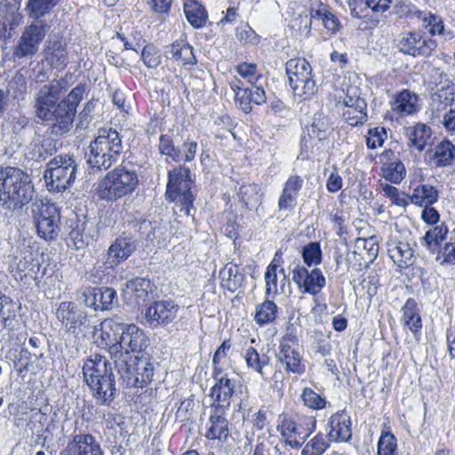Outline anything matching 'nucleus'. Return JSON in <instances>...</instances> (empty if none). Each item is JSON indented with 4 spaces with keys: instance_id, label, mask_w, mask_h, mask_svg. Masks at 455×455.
Instances as JSON below:
<instances>
[{
    "instance_id": "f257e3e1",
    "label": "nucleus",
    "mask_w": 455,
    "mask_h": 455,
    "mask_svg": "<svg viewBox=\"0 0 455 455\" xmlns=\"http://www.w3.org/2000/svg\"><path fill=\"white\" fill-rule=\"evenodd\" d=\"M71 77V74H67L59 80L43 85L35 96L36 116L50 125L51 133L57 137L63 136L72 128L76 108L85 92V85L80 84L59 101L61 93L70 86Z\"/></svg>"
},
{
    "instance_id": "dca6fc26",
    "label": "nucleus",
    "mask_w": 455,
    "mask_h": 455,
    "mask_svg": "<svg viewBox=\"0 0 455 455\" xmlns=\"http://www.w3.org/2000/svg\"><path fill=\"white\" fill-rule=\"evenodd\" d=\"M83 302L95 311H107L117 305L116 291L111 287H88L82 293Z\"/></svg>"
},
{
    "instance_id": "0eeeda50",
    "label": "nucleus",
    "mask_w": 455,
    "mask_h": 455,
    "mask_svg": "<svg viewBox=\"0 0 455 455\" xmlns=\"http://www.w3.org/2000/svg\"><path fill=\"white\" fill-rule=\"evenodd\" d=\"M194 184L191 171L184 164L168 171V182L165 197L175 203V212H180L186 216H192L196 211L194 207L195 196L191 189Z\"/></svg>"
},
{
    "instance_id": "9d476101",
    "label": "nucleus",
    "mask_w": 455,
    "mask_h": 455,
    "mask_svg": "<svg viewBox=\"0 0 455 455\" xmlns=\"http://www.w3.org/2000/svg\"><path fill=\"white\" fill-rule=\"evenodd\" d=\"M49 29L50 25L45 20L32 21L25 26L17 43L12 46V60L20 62L34 58Z\"/></svg>"
},
{
    "instance_id": "e2e57ef3",
    "label": "nucleus",
    "mask_w": 455,
    "mask_h": 455,
    "mask_svg": "<svg viewBox=\"0 0 455 455\" xmlns=\"http://www.w3.org/2000/svg\"><path fill=\"white\" fill-rule=\"evenodd\" d=\"M132 226L135 230L146 239H153L155 236V228L150 220L141 219L140 220L132 221Z\"/></svg>"
},
{
    "instance_id": "4468645a",
    "label": "nucleus",
    "mask_w": 455,
    "mask_h": 455,
    "mask_svg": "<svg viewBox=\"0 0 455 455\" xmlns=\"http://www.w3.org/2000/svg\"><path fill=\"white\" fill-rule=\"evenodd\" d=\"M292 280L301 293L318 294L326 284L322 271L315 267L309 271L306 267L298 264L291 271Z\"/></svg>"
},
{
    "instance_id": "2f4dec72",
    "label": "nucleus",
    "mask_w": 455,
    "mask_h": 455,
    "mask_svg": "<svg viewBox=\"0 0 455 455\" xmlns=\"http://www.w3.org/2000/svg\"><path fill=\"white\" fill-rule=\"evenodd\" d=\"M402 321L405 326L413 333L414 337L419 339L422 328L421 318L417 308V302L413 299H408L403 305Z\"/></svg>"
},
{
    "instance_id": "de8ad7c7",
    "label": "nucleus",
    "mask_w": 455,
    "mask_h": 455,
    "mask_svg": "<svg viewBox=\"0 0 455 455\" xmlns=\"http://www.w3.org/2000/svg\"><path fill=\"white\" fill-rule=\"evenodd\" d=\"M278 308L272 300L266 299L263 303L256 307L255 322L260 325H266L273 323L277 317Z\"/></svg>"
},
{
    "instance_id": "aec40b11",
    "label": "nucleus",
    "mask_w": 455,
    "mask_h": 455,
    "mask_svg": "<svg viewBox=\"0 0 455 455\" xmlns=\"http://www.w3.org/2000/svg\"><path fill=\"white\" fill-rule=\"evenodd\" d=\"M277 428L286 438L299 437L306 440L315 429V419L313 417L306 418L303 425H299L293 419L283 416Z\"/></svg>"
},
{
    "instance_id": "f8f14e48",
    "label": "nucleus",
    "mask_w": 455,
    "mask_h": 455,
    "mask_svg": "<svg viewBox=\"0 0 455 455\" xmlns=\"http://www.w3.org/2000/svg\"><path fill=\"white\" fill-rule=\"evenodd\" d=\"M396 42L400 52L414 58L430 56L437 46L435 40L421 31L403 32L399 35Z\"/></svg>"
},
{
    "instance_id": "ddd939ff",
    "label": "nucleus",
    "mask_w": 455,
    "mask_h": 455,
    "mask_svg": "<svg viewBox=\"0 0 455 455\" xmlns=\"http://www.w3.org/2000/svg\"><path fill=\"white\" fill-rule=\"evenodd\" d=\"M58 321L66 332L77 336L88 323L87 314L73 301L60 302L55 311Z\"/></svg>"
},
{
    "instance_id": "79ce46f5",
    "label": "nucleus",
    "mask_w": 455,
    "mask_h": 455,
    "mask_svg": "<svg viewBox=\"0 0 455 455\" xmlns=\"http://www.w3.org/2000/svg\"><path fill=\"white\" fill-rule=\"evenodd\" d=\"M237 195L243 206L249 210L256 209L261 204L260 188L254 183L240 186Z\"/></svg>"
},
{
    "instance_id": "774afa93",
    "label": "nucleus",
    "mask_w": 455,
    "mask_h": 455,
    "mask_svg": "<svg viewBox=\"0 0 455 455\" xmlns=\"http://www.w3.org/2000/svg\"><path fill=\"white\" fill-rule=\"evenodd\" d=\"M297 196L284 191L283 189L282 194L278 200V208L280 211L291 212L296 204Z\"/></svg>"
},
{
    "instance_id": "bf43d9fd",
    "label": "nucleus",
    "mask_w": 455,
    "mask_h": 455,
    "mask_svg": "<svg viewBox=\"0 0 455 455\" xmlns=\"http://www.w3.org/2000/svg\"><path fill=\"white\" fill-rule=\"evenodd\" d=\"M141 60L148 68H156L161 64L159 52L152 44H148L143 48Z\"/></svg>"
},
{
    "instance_id": "9b49d317",
    "label": "nucleus",
    "mask_w": 455,
    "mask_h": 455,
    "mask_svg": "<svg viewBox=\"0 0 455 455\" xmlns=\"http://www.w3.org/2000/svg\"><path fill=\"white\" fill-rule=\"evenodd\" d=\"M290 87L295 95L307 99L316 92L312 68L305 59H291L285 65Z\"/></svg>"
},
{
    "instance_id": "0e129e2a",
    "label": "nucleus",
    "mask_w": 455,
    "mask_h": 455,
    "mask_svg": "<svg viewBox=\"0 0 455 455\" xmlns=\"http://www.w3.org/2000/svg\"><path fill=\"white\" fill-rule=\"evenodd\" d=\"M0 299H1V302H0V319L2 318H4V317H10V316H14L16 314V305L15 303L12 301V299L4 295L1 291H0Z\"/></svg>"
},
{
    "instance_id": "09e8293b",
    "label": "nucleus",
    "mask_w": 455,
    "mask_h": 455,
    "mask_svg": "<svg viewBox=\"0 0 455 455\" xmlns=\"http://www.w3.org/2000/svg\"><path fill=\"white\" fill-rule=\"evenodd\" d=\"M158 149L160 154L169 157L173 162H181L183 159L182 151L175 146L174 140L170 134H162L160 136Z\"/></svg>"
},
{
    "instance_id": "b1692460",
    "label": "nucleus",
    "mask_w": 455,
    "mask_h": 455,
    "mask_svg": "<svg viewBox=\"0 0 455 455\" xmlns=\"http://www.w3.org/2000/svg\"><path fill=\"white\" fill-rule=\"evenodd\" d=\"M224 410L220 407L215 406L212 408V412L210 416V427L205 434V437L209 440L219 439L220 441L227 440L228 431V421L224 416Z\"/></svg>"
},
{
    "instance_id": "c756f323",
    "label": "nucleus",
    "mask_w": 455,
    "mask_h": 455,
    "mask_svg": "<svg viewBox=\"0 0 455 455\" xmlns=\"http://www.w3.org/2000/svg\"><path fill=\"white\" fill-rule=\"evenodd\" d=\"M307 130L308 139L306 135H303L301 138V143L306 148H307L308 140H316L317 141H323L328 139L331 132L330 121L321 114L315 115L312 124Z\"/></svg>"
},
{
    "instance_id": "8fccbe9b",
    "label": "nucleus",
    "mask_w": 455,
    "mask_h": 455,
    "mask_svg": "<svg viewBox=\"0 0 455 455\" xmlns=\"http://www.w3.org/2000/svg\"><path fill=\"white\" fill-rule=\"evenodd\" d=\"M42 356L43 353L30 352L28 348L22 347L18 358L13 362V367L20 375L24 376L29 371L32 357L39 359Z\"/></svg>"
},
{
    "instance_id": "a211bd4d",
    "label": "nucleus",
    "mask_w": 455,
    "mask_h": 455,
    "mask_svg": "<svg viewBox=\"0 0 455 455\" xmlns=\"http://www.w3.org/2000/svg\"><path fill=\"white\" fill-rule=\"evenodd\" d=\"M178 310L172 300H159L147 308L145 317L152 325H167L176 318Z\"/></svg>"
},
{
    "instance_id": "69168bd1",
    "label": "nucleus",
    "mask_w": 455,
    "mask_h": 455,
    "mask_svg": "<svg viewBox=\"0 0 455 455\" xmlns=\"http://www.w3.org/2000/svg\"><path fill=\"white\" fill-rule=\"evenodd\" d=\"M455 86L451 84V82L443 84L441 89L435 92V96L440 102H443L445 106L451 104L454 100Z\"/></svg>"
},
{
    "instance_id": "6ab92c4d",
    "label": "nucleus",
    "mask_w": 455,
    "mask_h": 455,
    "mask_svg": "<svg viewBox=\"0 0 455 455\" xmlns=\"http://www.w3.org/2000/svg\"><path fill=\"white\" fill-rule=\"evenodd\" d=\"M47 59L54 68H65L68 63L67 42L59 34L52 33L46 42Z\"/></svg>"
},
{
    "instance_id": "1a4fd4ad",
    "label": "nucleus",
    "mask_w": 455,
    "mask_h": 455,
    "mask_svg": "<svg viewBox=\"0 0 455 455\" xmlns=\"http://www.w3.org/2000/svg\"><path fill=\"white\" fill-rule=\"evenodd\" d=\"M31 213L37 235L47 242L57 240L60 234V208L47 198H36Z\"/></svg>"
},
{
    "instance_id": "4be33fe9",
    "label": "nucleus",
    "mask_w": 455,
    "mask_h": 455,
    "mask_svg": "<svg viewBox=\"0 0 455 455\" xmlns=\"http://www.w3.org/2000/svg\"><path fill=\"white\" fill-rule=\"evenodd\" d=\"M329 425L331 427L328 433L330 441L333 442H347L352 435L350 417L344 412L336 413L330 419Z\"/></svg>"
},
{
    "instance_id": "f03ea898",
    "label": "nucleus",
    "mask_w": 455,
    "mask_h": 455,
    "mask_svg": "<svg viewBox=\"0 0 455 455\" xmlns=\"http://www.w3.org/2000/svg\"><path fill=\"white\" fill-rule=\"evenodd\" d=\"M83 374L97 402L101 405H110L117 395V389L113 369L108 359L94 355L84 363Z\"/></svg>"
},
{
    "instance_id": "052dcab7",
    "label": "nucleus",
    "mask_w": 455,
    "mask_h": 455,
    "mask_svg": "<svg viewBox=\"0 0 455 455\" xmlns=\"http://www.w3.org/2000/svg\"><path fill=\"white\" fill-rule=\"evenodd\" d=\"M236 70L241 76L248 79L251 85L257 84L261 78L260 76H256L257 66L252 63L243 62L236 67Z\"/></svg>"
},
{
    "instance_id": "bb28decb",
    "label": "nucleus",
    "mask_w": 455,
    "mask_h": 455,
    "mask_svg": "<svg viewBox=\"0 0 455 455\" xmlns=\"http://www.w3.org/2000/svg\"><path fill=\"white\" fill-rule=\"evenodd\" d=\"M277 356L278 360L285 365L287 371L294 373L301 371V356L295 345L291 344L289 340L283 339L281 341Z\"/></svg>"
},
{
    "instance_id": "a19ab883",
    "label": "nucleus",
    "mask_w": 455,
    "mask_h": 455,
    "mask_svg": "<svg viewBox=\"0 0 455 455\" xmlns=\"http://www.w3.org/2000/svg\"><path fill=\"white\" fill-rule=\"evenodd\" d=\"M382 176L392 183H400L406 175L404 164L397 157L389 158L381 167Z\"/></svg>"
},
{
    "instance_id": "cd10ccee",
    "label": "nucleus",
    "mask_w": 455,
    "mask_h": 455,
    "mask_svg": "<svg viewBox=\"0 0 455 455\" xmlns=\"http://www.w3.org/2000/svg\"><path fill=\"white\" fill-rule=\"evenodd\" d=\"M114 361L115 367L120 375V381L124 387L131 388V387H140V381L138 380V375H136V371H133V362L132 358L128 357H111Z\"/></svg>"
},
{
    "instance_id": "5fc2aeb1",
    "label": "nucleus",
    "mask_w": 455,
    "mask_h": 455,
    "mask_svg": "<svg viewBox=\"0 0 455 455\" xmlns=\"http://www.w3.org/2000/svg\"><path fill=\"white\" fill-rule=\"evenodd\" d=\"M55 152V148L52 146V142L50 140H44L40 143L33 145L31 149V157L33 160L40 162L44 161L48 157L52 156Z\"/></svg>"
},
{
    "instance_id": "a878e982",
    "label": "nucleus",
    "mask_w": 455,
    "mask_h": 455,
    "mask_svg": "<svg viewBox=\"0 0 455 455\" xmlns=\"http://www.w3.org/2000/svg\"><path fill=\"white\" fill-rule=\"evenodd\" d=\"M135 250L136 243L132 237H117L108 250V259L111 263L117 265L127 259Z\"/></svg>"
},
{
    "instance_id": "20e7f679",
    "label": "nucleus",
    "mask_w": 455,
    "mask_h": 455,
    "mask_svg": "<svg viewBox=\"0 0 455 455\" xmlns=\"http://www.w3.org/2000/svg\"><path fill=\"white\" fill-rule=\"evenodd\" d=\"M108 327L114 331L115 338L110 339V335L107 330L102 331V338L105 335L108 337V341L106 345L108 346V352L110 357H128L132 358L131 353H140L146 349L148 346V338L143 330L135 324H120L109 321L105 323V328Z\"/></svg>"
},
{
    "instance_id": "c85d7f7f",
    "label": "nucleus",
    "mask_w": 455,
    "mask_h": 455,
    "mask_svg": "<svg viewBox=\"0 0 455 455\" xmlns=\"http://www.w3.org/2000/svg\"><path fill=\"white\" fill-rule=\"evenodd\" d=\"M388 254L393 261L401 268L412 266L415 258L413 250L406 242H392L388 243Z\"/></svg>"
},
{
    "instance_id": "5701e85b",
    "label": "nucleus",
    "mask_w": 455,
    "mask_h": 455,
    "mask_svg": "<svg viewBox=\"0 0 455 455\" xmlns=\"http://www.w3.org/2000/svg\"><path fill=\"white\" fill-rule=\"evenodd\" d=\"M235 380L228 377H221L211 388V396L213 397L212 407L218 406L226 409L230 404V398L235 393Z\"/></svg>"
},
{
    "instance_id": "a18cd8bd",
    "label": "nucleus",
    "mask_w": 455,
    "mask_h": 455,
    "mask_svg": "<svg viewBox=\"0 0 455 455\" xmlns=\"http://www.w3.org/2000/svg\"><path fill=\"white\" fill-rule=\"evenodd\" d=\"M184 12L188 21L196 28H203L207 20L204 7L196 1L184 4Z\"/></svg>"
},
{
    "instance_id": "6e6d98bb",
    "label": "nucleus",
    "mask_w": 455,
    "mask_h": 455,
    "mask_svg": "<svg viewBox=\"0 0 455 455\" xmlns=\"http://www.w3.org/2000/svg\"><path fill=\"white\" fill-rule=\"evenodd\" d=\"M387 131L384 127H374L368 130L365 136L366 146L370 149H375L382 147L387 140Z\"/></svg>"
},
{
    "instance_id": "f3484780",
    "label": "nucleus",
    "mask_w": 455,
    "mask_h": 455,
    "mask_svg": "<svg viewBox=\"0 0 455 455\" xmlns=\"http://www.w3.org/2000/svg\"><path fill=\"white\" fill-rule=\"evenodd\" d=\"M60 455H103V451L95 436L75 431Z\"/></svg>"
},
{
    "instance_id": "6e6552de",
    "label": "nucleus",
    "mask_w": 455,
    "mask_h": 455,
    "mask_svg": "<svg viewBox=\"0 0 455 455\" xmlns=\"http://www.w3.org/2000/svg\"><path fill=\"white\" fill-rule=\"evenodd\" d=\"M77 162L73 154H60L46 165L44 178L50 192H63L70 188L76 179Z\"/></svg>"
},
{
    "instance_id": "f704fd0d",
    "label": "nucleus",
    "mask_w": 455,
    "mask_h": 455,
    "mask_svg": "<svg viewBox=\"0 0 455 455\" xmlns=\"http://www.w3.org/2000/svg\"><path fill=\"white\" fill-rule=\"evenodd\" d=\"M418 96L408 90L399 92L392 104V109L401 116L412 115L418 110Z\"/></svg>"
},
{
    "instance_id": "864d4df0",
    "label": "nucleus",
    "mask_w": 455,
    "mask_h": 455,
    "mask_svg": "<svg viewBox=\"0 0 455 455\" xmlns=\"http://www.w3.org/2000/svg\"><path fill=\"white\" fill-rule=\"evenodd\" d=\"M278 254L279 253L277 251L275 255L273 261L268 265L265 272L266 294L267 296L275 295L278 293L276 274L278 265L275 264L276 257L278 256Z\"/></svg>"
},
{
    "instance_id": "c9c22d12",
    "label": "nucleus",
    "mask_w": 455,
    "mask_h": 455,
    "mask_svg": "<svg viewBox=\"0 0 455 455\" xmlns=\"http://www.w3.org/2000/svg\"><path fill=\"white\" fill-rule=\"evenodd\" d=\"M125 291L135 299L137 304H140L152 292V283L149 279L135 277L125 283Z\"/></svg>"
},
{
    "instance_id": "2eb2a0df",
    "label": "nucleus",
    "mask_w": 455,
    "mask_h": 455,
    "mask_svg": "<svg viewBox=\"0 0 455 455\" xmlns=\"http://www.w3.org/2000/svg\"><path fill=\"white\" fill-rule=\"evenodd\" d=\"M342 118L351 126L363 125L368 120L367 103L356 94L355 90H347L342 102Z\"/></svg>"
},
{
    "instance_id": "4c0bfd02",
    "label": "nucleus",
    "mask_w": 455,
    "mask_h": 455,
    "mask_svg": "<svg viewBox=\"0 0 455 455\" xmlns=\"http://www.w3.org/2000/svg\"><path fill=\"white\" fill-rule=\"evenodd\" d=\"M133 371L138 375V380L140 381V387H143L151 383L154 376V366L150 362L148 356H134L133 357Z\"/></svg>"
},
{
    "instance_id": "58836bf2",
    "label": "nucleus",
    "mask_w": 455,
    "mask_h": 455,
    "mask_svg": "<svg viewBox=\"0 0 455 455\" xmlns=\"http://www.w3.org/2000/svg\"><path fill=\"white\" fill-rule=\"evenodd\" d=\"M448 228L444 224L428 229L425 235L420 237V244L431 253L437 251L440 243L445 239Z\"/></svg>"
},
{
    "instance_id": "3c124183",
    "label": "nucleus",
    "mask_w": 455,
    "mask_h": 455,
    "mask_svg": "<svg viewBox=\"0 0 455 455\" xmlns=\"http://www.w3.org/2000/svg\"><path fill=\"white\" fill-rule=\"evenodd\" d=\"M302 258L307 267L319 265L322 261V250L320 243L310 242L302 248Z\"/></svg>"
},
{
    "instance_id": "603ef678",
    "label": "nucleus",
    "mask_w": 455,
    "mask_h": 455,
    "mask_svg": "<svg viewBox=\"0 0 455 455\" xmlns=\"http://www.w3.org/2000/svg\"><path fill=\"white\" fill-rule=\"evenodd\" d=\"M355 244L358 249L362 248L365 251L363 258L365 259L367 264L372 263L376 259L379 253V243L375 236L358 238Z\"/></svg>"
},
{
    "instance_id": "338daca9",
    "label": "nucleus",
    "mask_w": 455,
    "mask_h": 455,
    "mask_svg": "<svg viewBox=\"0 0 455 455\" xmlns=\"http://www.w3.org/2000/svg\"><path fill=\"white\" fill-rule=\"evenodd\" d=\"M428 79L429 84L435 86L442 85L443 84H445L450 82L447 74L441 70V68L435 67L429 68Z\"/></svg>"
},
{
    "instance_id": "393cba45",
    "label": "nucleus",
    "mask_w": 455,
    "mask_h": 455,
    "mask_svg": "<svg viewBox=\"0 0 455 455\" xmlns=\"http://www.w3.org/2000/svg\"><path fill=\"white\" fill-rule=\"evenodd\" d=\"M22 20L23 16L16 8L0 12V40L7 41L14 36Z\"/></svg>"
},
{
    "instance_id": "39448f33",
    "label": "nucleus",
    "mask_w": 455,
    "mask_h": 455,
    "mask_svg": "<svg viewBox=\"0 0 455 455\" xmlns=\"http://www.w3.org/2000/svg\"><path fill=\"white\" fill-rule=\"evenodd\" d=\"M139 185V176L133 166L120 164L109 171L96 185L100 199L115 202L133 193Z\"/></svg>"
},
{
    "instance_id": "13d9d810",
    "label": "nucleus",
    "mask_w": 455,
    "mask_h": 455,
    "mask_svg": "<svg viewBox=\"0 0 455 455\" xmlns=\"http://www.w3.org/2000/svg\"><path fill=\"white\" fill-rule=\"evenodd\" d=\"M396 439L390 432L382 433L378 442L377 455H395Z\"/></svg>"
},
{
    "instance_id": "72a5a7b5",
    "label": "nucleus",
    "mask_w": 455,
    "mask_h": 455,
    "mask_svg": "<svg viewBox=\"0 0 455 455\" xmlns=\"http://www.w3.org/2000/svg\"><path fill=\"white\" fill-rule=\"evenodd\" d=\"M68 224V237L76 250L82 249L88 245L92 241V236L85 232L87 223L80 220L76 217L70 219Z\"/></svg>"
},
{
    "instance_id": "423d86ee",
    "label": "nucleus",
    "mask_w": 455,
    "mask_h": 455,
    "mask_svg": "<svg viewBox=\"0 0 455 455\" xmlns=\"http://www.w3.org/2000/svg\"><path fill=\"white\" fill-rule=\"evenodd\" d=\"M122 152L123 142L119 132L112 128H103L90 142L87 164L92 169L108 170L117 162Z\"/></svg>"
},
{
    "instance_id": "7c9ffc66",
    "label": "nucleus",
    "mask_w": 455,
    "mask_h": 455,
    "mask_svg": "<svg viewBox=\"0 0 455 455\" xmlns=\"http://www.w3.org/2000/svg\"><path fill=\"white\" fill-rule=\"evenodd\" d=\"M165 53L182 65H196L197 60L193 47L186 40H177L168 46Z\"/></svg>"
},
{
    "instance_id": "37998d69",
    "label": "nucleus",
    "mask_w": 455,
    "mask_h": 455,
    "mask_svg": "<svg viewBox=\"0 0 455 455\" xmlns=\"http://www.w3.org/2000/svg\"><path fill=\"white\" fill-rule=\"evenodd\" d=\"M431 129L424 124H418L408 130L409 147H413L422 151L431 138Z\"/></svg>"
},
{
    "instance_id": "4d7b16f0",
    "label": "nucleus",
    "mask_w": 455,
    "mask_h": 455,
    "mask_svg": "<svg viewBox=\"0 0 455 455\" xmlns=\"http://www.w3.org/2000/svg\"><path fill=\"white\" fill-rule=\"evenodd\" d=\"M304 404L313 410H321L325 407L326 400L312 388L305 387L301 394Z\"/></svg>"
},
{
    "instance_id": "c03bdc74",
    "label": "nucleus",
    "mask_w": 455,
    "mask_h": 455,
    "mask_svg": "<svg viewBox=\"0 0 455 455\" xmlns=\"http://www.w3.org/2000/svg\"><path fill=\"white\" fill-rule=\"evenodd\" d=\"M244 359L248 368L259 372L263 379H267L266 369L269 365V357L267 355H260L254 347H250L245 350Z\"/></svg>"
},
{
    "instance_id": "412c9836",
    "label": "nucleus",
    "mask_w": 455,
    "mask_h": 455,
    "mask_svg": "<svg viewBox=\"0 0 455 455\" xmlns=\"http://www.w3.org/2000/svg\"><path fill=\"white\" fill-rule=\"evenodd\" d=\"M235 104L245 113L251 111V103L261 105L266 102L267 97L260 84L251 85V88L239 90L235 96Z\"/></svg>"
},
{
    "instance_id": "680f3d73",
    "label": "nucleus",
    "mask_w": 455,
    "mask_h": 455,
    "mask_svg": "<svg viewBox=\"0 0 455 455\" xmlns=\"http://www.w3.org/2000/svg\"><path fill=\"white\" fill-rule=\"evenodd\" d=\"M17 269L20 272H30L36 275L40 269V263L33 258L32 253H28L18 262Z\"/></svg>"
},
{
    "instance_id": "ea45409f",
    "label": "nucleus",
    "mask_w": 455,
    "mask_h": 455,
    "mask_svg": "<svg viewBox=\"0 0 455 455\" xmlns=\"http://www.w3.org/2000/svg\"><path fill=\"white\" fill-rule=\"evenodd\" d=\"M60 0H28L25 11L33 21L42 20L41 18L49 14Z\"/></svg>"
},
{
    "instance_id": "49530a36",
    "label": "nucleus",
    "mask_w": 455,
    "mask_h": 455,
    "mask_svg": "<svg viewBox=\"0 0 455 455\" xmlns=\"http://www.w3.org/2000/svg\"><path fill=\"white\" fill-rule=\"evenodd\" d=\"M455 156V146L449 140H443L435 148L432 157L433 163L438 166L451 164Z\"/></svg>"
},
{
    "instance_id": "473e14b6",
    "label": "nucleus",
    "mask_w": 455,
    "mask_h": 455,
    "mask_svg": "<svg viewBox=\"0 0 455 455\" xmlns=\"http://www.w3.org/2000/svg\"><path fill=\"white\" fill-rule=\"evenodd\" d=\"M220 275L222 286L233 292L243 284L245 279L239 264L233 262L226 264L220 270Z\"/></svg>"
},
{
    "instance_id": "7ed1b4c3",
    "label": "nucleus",
    "mask_w": 455,
    "mask_h": 455,
    "mask_svg": "<svg viewBox=\"0 0 455 455\" xmlns=\"http://www.w3.org/2000/svg\"><path fill=\"white\" fill-rule=\"evenodd\" d=\"M34 187L29 176L19 168L0 169V206L15 211L32 201Z\"/></svg>"
},
{
    "instance_id": "e433bc0d",
    "label": "nucleus",
    "mask_w": 455,
    "mask_h": 455,
    "mask_svg": "<svg viewBox=\"0 0 455 455\" xmlns=\"http://www.w3.org/2000/svg\"><path fill=\"white\" fill-rule=\"evenodd\" d=\"M437 189L429 184H421L417 186L412 195L410 196V200L415 205L423 207L428 206L435 204L438 199Z\"/></svg>"
}]
</instances>
